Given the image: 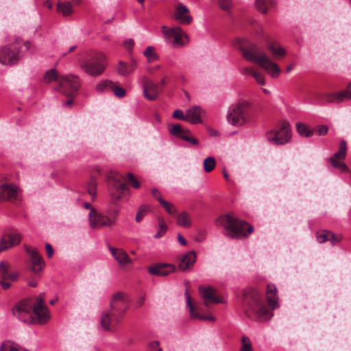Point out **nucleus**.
Instances as JSON below:
<instances>
[{
    "instance_id": "1",
    "label": "nucleus",
    "mask_w": 351,
    "mask_h": 351,
    "mask_svg": "<svg viewBox=\"0 0 351 351\" xmlns=\"http://www.w3.org/2000/svg\"><path fill=\"white\" fill-rule=\"evenodd\" d=\"M277 288L274 284H269L266 289V297L271 310L265 304L259 291L256 289L246 290L243 295V304L248 311L255 314L260 321H265L273 316L272 310L278 308Z\"/></svg>"
},
{
    "instance_id": "2",
    "label": "nucleus",
    "mask_w": 351,
    "mask_h": 351,
    "mask_svg": "<svg viewBox=\"0 0 351 351\" xmlns=\"http://www.w3.org/2000/svg\"><path fill=\"white\" fill-rule=\"evenodd\" d=\"M215 223L217 226L223 228V235L232 239L247 238L254 231V227L251 224L239 219L232 213L218 217L215 220Z\"/></svg>"
},
{
    "instance_id": "3",
    "label": "nucleus",
    "mask_w": 351,
    "mask_h": 351,
    "mask_svg": "<svg viewBox=\"0 0 351 351\" xmlns=\"http://www.w3.org/2000/svg\"><path fill=\"white\" fill-rule=\"evenodd\" d=\"M111 312L105 311L101 313L100 324L104 329L116 327L121 322V315L123 314L129 307V300L122 292L114 293L110 303Z\"/></svg>"
},
{
    "instance_id": "4",
    "label": "nucleus",
    "mask_w": 351,
    "mask_h": 351,
    "mask_svg": "<svg viewBox=\"0 0 351 351\" xmlns=\"http://www.w3.org/2000/svg\"><path fill=\"white\" fill-rule=\"evenodd\" d=\"M108 185L110 196V207L108 210V217L110 219H114L115 224L120 210L118 201L123 197L127 186L122 182V177L117 173H112L108 176Z\"/></svg>"
},
{
    "instance_id": "5",
    "label": "nucleus",
    "mask_w": 351,
    "mask_h": 351,
    "mask_svg": "<svg viewBox=\"0 0 351 351\" xmlns=\"http://www.w3.org/2000/svg\"><path fill=\"white\" fill-rule=\"evenodd\" d=\"M43 81L47 84L57 82L56 90L68 97L73 95L80 86L77 77L73 75H60L55 69H49L45 73Z\"/></svg>"
},
{
    "instance_id": "6",
    "label": "nucleus",
    "mask_w": 351,
    "mask_h": 351,
    "mask_svg": "<svg viewBox=\"0 0 351 351\" xmlns=\"http://www.w3.org/2000/svg\"><path fill=\"white\" fill-rule=\"evenodd\" d=\"M243 56L247 60L258 64L274 78L278 77L281 72L278 65L254 44L250 45L247 49L243 50Z\"/></svg>"
},
{
    "instance_id": "7",
    "label": "nucleus",
    "mask_w": 351,
    "mask_h": 351,
    "mask_svg": "<svg viewBox=\"0 0 351 351\" xmlns=\"http://www.w3.org/2000/svg\"><path fill=\"white\" fill-rule=\"evenodd\" d=\"M45 294L41 293L36 298L32 311L19 313L15 316L21 322L29 324H44L50 319V315L47 306L45 304Z\"/></svg>"
},
{
    "instance_id": "8",
    "label": "nucleus",
    "mask_w": 351,
    "mask_h": 351,
    "mask_svg": "<svg viewBox=\"0 0 351 351\" xmlns=\"http://www.w3.org/2000/svg\"><path fill=\"white\" fill-rule=\"evenodd\" d=\"M253 116L251 104L247 101H241L232 104L227 113L228 123L236 127H241L249 123Z\"/></svg>"
},
{
    "instance_id": "9",
    "label": "nucleus",
    "mask_w": 351,
    "mask_h": 351,
    "mask_svg": "<svg viewBox=\"0 0 351 351\" xmlns=\"http://www.w3.org/2000/svg\"><path fill=\"white\" fill-rule=\"evenodd\" d=\"M21 45V40L16 39L13 43L0 47V63L7 66L17 64L23 56Z\"/></svg>"
},
{
    "instance_id": "10",
    "label": "nucleus",
    "mask_w": 351,
    "mask_h": 351,
    "mask_svg": "<svg viewBox=\"0 0 351 351\" xmlns=\"http://www.w3.org/2000/svg\"><path fill=\"white\" fill-rule=\"evenodd\" d=\"M266 137L270 143L276 145H284L289 142L291 138L289 123L283 121L277 129L268 132Z\"/></svg>"
},
{
    "instance_id": "11",
    "label": "nucleus",
    "mask_w": 351,
    "mask_h": 351,
    "mask_svg": "<svg viewBox=\"0 0 351 351\" xmlns=\"http://www.w3.org/2000/svg\"><path fill=\"white\" fill-rule=\"evenodd\" d=\"M89 56V75L97 77L102 75L108 66L106 56L99 52L91 53Z\"/></svg>"
},
{
    "instance_id": "12",
    "label": "nucleus",
    "mask_w": 351,
    "mask_h": 351,
    "mask_svg": "<svg viewBox=\"0 0 351 351\" xmlns=\"http://www.w3.org/2000/svg\"><path fill=\"white\" fill-rule=\"evenodd\" d=\"M114 226V220L110 219L107 215L99 213L89 204V226L97 229L103 227Z\"/></svg>"
},
{
    "instance_id": "13",
    "label": "nucleus",
    "mask_w": 351,
    "mask_h": 351,
    "mask_svg": "<svg viewBox=\"0 0 351 351\" xmlns=\"http://www.w3.org/2000/svg\"><path fill=\"white\" fill-rule=\"evenodd\" d=\"M169 133L180 139H182L192 145H197L198 140L191 135L190 130L184 129L180 124H171L168 126Z\"/></svg>"
},
{
    "instance_id": "14",
    "label": "nucleus",
    "mask_w": 351,
    "mask_h": 351,
    "mask_svg": "<svg viewBox=\"0 0 351 351\" xmlns=\"http://www.w3.org/2000/svg\"><path fill=\"white\" fill-rule=\"evenodd\" d=\"M19 274L16 272H11L10 265L6 262L0 263V284L3 289L10 287V282L16 281Z\"/></svg>"
},
{
    "instance_id": "15",
    "label": "nucleus",
    "mask_w": 351,
    "mask_h": 351,
    "mask_svg": "<svg viewBox=\"0 0 351 351\" xmlns=\"http://www.w3.org/2000/svg\"><path fill=\"white\" fill-rule=\"evenodd\" d=\"M25 249L30 256L31 270L34 273H38L43 270L45 266V263L42 256L38 253L36 247L25 245Z\"/></svg>"
},
{
    "instance_id": "16",
    "label": "nucleus",
    "mask_w": 351,
    "mask_h": 351,
    "mask_svg": "<svg viewBox=\"0 0 351 351\" xmlns=\"http://www.w3.org/2000/svg\"><path fill=\"white\" fill-rule=\"evenodd\" d=\"M198 291L201 298L204 300V304L206 306L211 304L223 302L221 298L217 294V290L213 287L199 286Z\"/></svg>"
},
{
    "instance_id": "17",
    "label": "nucleus",
    "mask_w": 351,
    "mask_h": 351,
    "mask_svg": "<svg viewBox=\"0 0 351 351\" xmlns=\"http://www.w3.org/2000/svg\"><path fill=\"white\" fill-rule=\"evenodd\" d=\"M19 188L12 184L0 185V200L14 202L19 199Z\"/></svg>"
},
{
    "instance_id": "18",
    "label": "nucleus",
    "mask_w": 351,
    "mask_h": 351,
    "mask_svg": "<svg viewBox=\"0 0 351 351\" xmlns=\"http://www.w3.org/2000/svg\"><path fill=\"white\" fill-rule=\"evenodd\" d=\"M162 32L166 40H169L173 38L172 43L173 45H182V38L183 36H186L185 33L180 27H174L167 28V26L162 27Z\"/></svg>"
},
{
    "instance_id": "19",
    "label": "nucleus",
    "mask_w": 351,
    "mask_h": 351,
    "mask_svg": "<svg viewBox=\"0 0 351 351\" xmlns=\"http://www.w3.org/2000/svg\"><path fill=\"white\" fill-rule=\"evenodd\" d=\"M142 82L143 86L144 97L150 101L156 100L161 90L160 88V85L154 83L152 80L146 77L143 78Z\"/></svg>"
},
{
    "instance_id": "20",
    "label": "nucleus",
    "mask_w": 351,
    "mask_h": 351,
    "mask_svg": "<svg viewBox=\"0 0 351 351\" xmlns=\"http://www.w3.org/2000/svg\"><path fill=\"white\" fill-rule=\"evenodd\" d=\"M21 236L16 232H11L5 234L0 244V252L8 250L20 243Z\"/></svg>"
},
{
    "instance_id": "21",
    "label": "nucleus",
    "mask_w": 351,
    "mask_h": 351,
    "mask_svg": "<svg viewBox=\"0 0 351 351\" xmlns=\"http://www.w3.org/2000/svg\"><path fill=\"white\" fill-rule=\"evenodd\" d=\"M175 269V266L171 264H154L148 267L149 273L157 276H166Z\"/></svg>"
},
{
    "instance_id": "22",
    "label": "nucleus",
    "mask_w": 351,
    "mask_h": 351,
    "mask_svg": "<svg viewBox=\"0 0 351 351\" xmlns=\"http://www.w3.org/2000/svg\"><path fill=\"white\" fill-rule=\"evenodd\" d=\"M186 297V305L189 308L190 315L192 319L199 320H214L213 317L201 315L199 312V308L195 307L192 302V298L188 290L184 293Z\"/></svg>"
},
{
    "instance_id": "23",
    "label": "nucleus",
    "mask_w": 351,
    "mask_h": 351,
    "mask_svg": "<svg viewBox=\"0 0 351 351\" xmlns=\"http://www.w3.org/2000/svg\"><path fill=\"white\" fill-rule=\"evenodd\" d=\"M197 259L196 253L190 251L182 256L179 262V268L182 271H187L191 269Z\"/></svg>"
},
{
    "instance_id": "24",
    "label": "nucleus",
    "mask_w": 351,
    "mask_h": 351,
    "mask_svg": "<svg viewBox=\"0 0 351 351\" xmlns=\"http://www.w3.org/2000/svg\"><path fill=\"white\" fill-rule=\"evenodd\" d=\"M175 19L180 23L184 25H189L193 21L192 16L189 15V9L186 8V6L181 3L179 4L176 8Z\"/></svg>"
},
{
    "instance_id": "25",
    "label": "nucleus",
    "mask_w": 351,
    "mask_h": 351,
    "mask_svg": "<svg viewBox=\"0 0 351 351\" xmlns=\"http://www.w3.org/2000/svg\"><path fill=\"white\" fill-rule=\"evenodd\" d=\"M137 62L131 59L130 63L120 60L117 68V73L121 76H128L132 74L137 68Z\"/></svg>"
},
{
    "instance_id": "26",
    "label": "nucleus",
    "mask_w": 351,
    "mask_h": 351,
    "mask_svg": "<svg viewBox=\"0 0 351 351\" xmlns=\"http://www.w3.org/2000/svg\"><path fill=\"white\" fill-rule=\"evenodd\" d=\"M109 250L121 266L124 267L132 262L128 254L122 249L109 246Z\"/></svg>"
},
{
    "instance_id": "27",
    "label": "nucleus",
    "mask_w": 351,
    "mask_h": 351,
    "mask_svg": "<svg viewBox=\"0 0 351 351\" xmlns=\"http://www.w3.org/2000/svg\"><path fill=\"white\" fill-rule=\"evenodd\" d=\"M202 110L199 106H193L186 110V121L192 124L202 123L201 114Z\"/></svg>"
},
{
    "instance_id": "28",
    "label": "nucleus",
    "mask_w": 351,
    "mask_h": 351,
    "mask_svg": "<svg viewBox=\"0 0 351 351\" xmlns=\"http://www.w3.org/2000/svg\"><path fill=\"white\" fill-rule=\"evenodd\" d=\"M91 171L93 176L89 179V195L92 196V199L94 201L97 196V183L95 180L100 176V169L97 167H95L92 168Z\"/></svg>"
},
{
    "instance_id": "29",
    "label": "nucleus",
    "mask_w": 351,
    "mask_h": 351,
    "mask_svg": "<svg viewBox=\"0 0 351 351\" xmlns=\"http://www.w3.org/2000/svg\"><path fill=\"white\" fill-rule=\"evenodd\" d=\"M34 305L32 304L30 299H25L19 302L12 310L14 315H18L19 313L27 312L28 311H32Z\"/></svg>"
},
{
    "instance_id": "30",
    "label": "nucleus",
    "mask_w": 351,
    "mask_h": 351,
    "mask_svg": "<svg viewBox=\"0 0 351 351\" xmlns=\"http://www.w3.org/2000/svg\"><path fill=\"white\" fill-rule=\"evenodd\" d=\"M346 93L343 90L337 93H328L324 95V99L326 102L339 103L346 99Z\"/></svg>"
},
{
    "instance_id": "31",
    "label": "nucleus",
    "mask_w": 351,
    "mask_h": 351,
    "mask_svg": "<svg viewBox=\"0 0 351 351\" xmlns=\"http://www.w3.org/2000/svg\"><path fill=\"white\" fill-rule=\"evenodd\" d=\"M268 50L271 53L274 58L282 57L286 54V50L278 45L277 43H271L268 45Z\"/></svg>"
},
{
    "instance_id": "32",
    "label": "nucleus",
    "mask_w": 351,
    "mask_h": 351,
    "mask_svg": "<svg viewBox=\"0 0 351 351\" xmlns=\"http://www.w3.org/2000/svg\"><path fill=\"white\" fill-rule=\"evenodd\" d=\"M56 10L63 16H68L73 12L71 3L69 1L60 2L57 4Z\"/></svg>"
},
{
    "instance_id": "33",
    "label": "nucleus",
    "mask_w": 351,
    "mask_h": 351,
    "mask_svg": "<svg viewBox=\"0 0 351 351\" xmlns=\"http://www.w3.org/2000/svg\"><path fill=\"white\" fill-rule=\"evenodd\" d=\"M114 83L113 81L110 80H101L96 84L95 90L99 93L112 90Z\"/></svg>"
},
{
    "instance_id": "34",
    "label": "nucleus",
    "mask_w": 351,
    "mask_h": 351,
    "mask_svg": "<svg viewBox=\"0 0 351 351\" xmlns=\"http://www.w3.org/2000/svg\"><path fill=\"white\" fill-rule=\"evenodd\" d=\"M177 223L180 226L189 228L191 226L190 215L186 212H182L177 217Z\"/></svg>"
},
{
    "instance_id": "35",
    "label": "nucleus",
    "mask_w": 351,
    "mask_h": 351,
    "mask_svg": "<svg viewBox=\"0 0 351 351\" xmlns=\"http://www.w3.org/2000/svg\"><path fill=\"white\" fill-rule=\"evenodd\" d=\"M346 141L345 140H341L340 142L339 151L335 153L330 158H335V160L338 161L343 160L346 158Z\"/></svg>"
},
{
    "instance_id": "36",
    "label": "nucleus",
    "mask_w": 351,
    "mask_h": 351,
    "mask_svg": "<svg viewBox=\"0 0 351 351\" xmlns=\"http://www.w3.org/2000/svg\"><path fill=\"white\" fill-rule=\"evenodd\" d=\"M239 351H254L252 342L248 337L245 335L241 337Z\"/></svg>"
},
{
    "instance_id": "37",
    "label": "nucleus",
    "mask_w": 351,
    "mask_h": 351,
    "mask_svg": "<svg viewBox=\"0 0 351 351\" xmlns=\"http://www.w3.org/2000/svg\"><path fill=\"white\" fill-rule=\"evenodd\" d=\"M272 0H256L255 5L258 10L265 14L269 8L272 5Z\"/></svg>"
},
{
    "instance_id": "38",
    "label": "nucleus",
    "mask_w": 351,
    "mask_h": 351,
    "mask_svg": "<svg viewBox=\"0 0 351 351\" xmlns=\"http://www.w3.org/2000/svg\"><path fill=\"white\" fill-rule=\"evenodd\" d=\"M296 128L300 135L305 137H311L313 134V130H311L309 127L302 123H298Z\"/></svg>"
},
{
    "instance_id": "39",
    "label": "nucleus",
    "mask_w": 351,
    "mask_h": 351,
    "mask_svg": "<svg viewBox=\"0 0 351 351\" xmlns=\"http://www.w3.org/2000/svg\"><path fill=\"white\" fill-rule=\"evenodd\" d=\"M216 165L215 158L212 156L207 157L204 161V170L206 173L212 171Z\"/></svg>"
},
{
    "instance_id": "40",
    "label": "nucleus",
    "mask_w": 351,
    "mask_h": 351,
    "mask_svg": "<svg viewBox=\"0 0 351 351\" xmlns=\"http://www.w3.org/2000/svg\"><path fill=\"white\" fill-rule=\"evenodd\" d=\"M330 231L326 230H320L316 232L317 241L319 243H323L328 241L330 238Z\"/></svg>"
},
{
    "instance_id": "41",
    "label": "nucleus",
    "mask_w": 351,
    "mask_h": 351,
    "mask_svg": "<svg viewBox=\"0 0 351 351\" xmlns=\"http://www.w3.org/2000/svg\"><path fill=\"white\" fill-rule=\"evenodd\" d=\"M331 165L337 169H339L341 173L348 172L349 171V169L348 166L341 161H338L335 160V158H330L329 159Z\"/></svg>"
},
{
    "instance_id": "42",
    "label": "nucleus",
    "mask_w": 351,
    "mask_h": 351,
    "mask_svg": "<svg viewBox=\"0 0 351 351\" xmlns=\"http://www.w3.org/2000/svg\"><path fill=\"white\" fill-rule=\"evenodd\" d=\"M144 56L147 58L148 61H154L158 59V56L155 53V49L154 47L149 46L146 48L143 52Z\"/></svg>"
},
{
    "instance_id": "43",
    "label": "nucleus",
    "mask_w": 351,
    "mask_h": 351,
    "mask_svg": "<svg viewBox=\"0 0 351 351\" xmlns=\"http://www.w3.org/2000/svg\"><path fill=\"white\" fill-rule=\"evenodd\" d=\"M162 202L160 203L161 206L166 210V211L170 215H175L177 213V210L175 206L168 202L165 199H160Z\"/></svg>"
},
{
    "instance_id": "44",
    "label": "nucleus",
    "mask_w": 351,
    "mask_h": 351,
    "mask_svg": "<svg viewBox=\"0 0 351 351\" xmlns=\"http://www.w3.org/2000/svg\"><path fill=\"white\" fill-rule=\"evenodd\" d=\"M158 222H159V228H158V230L157 233L155 235L156 238H160L166 233V232L167 230V226L166 225L165 221L162 219L159 218Z\"/></svg>"
},
{
    "instance_id": "45",
    "label": "nucleus",
    "mask_w": 351,
    "mask_h": 351,
    "mask_svg": "<svg viewBox=\"0 0 351 351\" xmlns=\"http://www.w3.org/2000/svg\"><path fill=\"white\" fill-rule=\"evenodd\" d=\"M112 91L114 93V95L119 98H123L125 96V90L119 86L118 82L114 83Z\"/></svg>"
},
{
    "instance_id": "46",
    "label": "nucleus",
    "mask_w": 351,
    "mask_h": 351,
    "mask_svg": "<svg viewBox=\"0 0 351 351\" xmlns=\"http://www.w3.org/2000/svg\"><path fill=\"white\" fill-rule=\"evenodd\" d=\"M149 210V206L143 205L140 206L138 208V210L137 212L136 216V221L137 222H140L143 217L147 214V211Z\"/></svg>"
},
{
    "instance_id": "47",
    "label": "nucleus",
    "mask_w": 351,
    "mask_h": 351,
    "mask_svg": "<svg viewBox=\"0 0 351 351\" xmlns=\"http://www.w3.org/2000/svg\"><path fill=\"white\" fill-rule=\"evenodd\" d=\"M127 178L128 182L135 189H138L140 187L139 182L136 179L132 173H128L127 174Z\"/></svg>"
},
{
    "instance_id": "48",
    "label": "nucleus",
    "mask_w": 351,
    "mask_h": 351,
    "mask_svg": "<svg viewBox=\"0 0 351 351\" xmlns=\"http://www.w3.org/2000/svg\"><path fill=\"white\" fill-rule=\"evenodd\" d=\"M146 351H162V350L160 347L159 341H154L149 343Z\"/></svg>"
},
{
    "instance_id": "49",
    "label": "nucleus",
    "mask_w": 351,
    "mask_h": 351,
    "mask_svg": "<svg viewBox=\"0 0 351 351\" xmlns=\"http://www.w3.org/2000/svg\"><path fill=\"white\" fill-rule=\"evenodd\" d=\"M219 7L225 10L228 11L232 7V0H217Z\"/></svg>"
},
{
    "instance_id": "50",
    "label": "nucleus",
    "mask_w": 351,
    "mask_h": 351,
    "mask_svg": "<svg viewBox=\"0 0 351 351\" xmlns=\"http://www.w3.org/2000/svg\"><path fill=\"white\" fill-rule=\"evenodd\" d=\"M172 117L174 118V119H179V120H183V121H186V114L184 115L182 110H180V109H177L176 110L173 114H172Z\"/></svg>"
},
{
    "instance_id": "51",
    "label": "nucleus",
    "mask_w": 351,
    "mask_h": 351,
    "mask_svg": "<svg viewBox=\"0 0 351 351\" xmlns=\"http://www.w3.org/2000/svg\"><path fill=\"white\" fill-rule=\"evenodd\" d=\"M342 239V237L341 235H335L333 232H330V238L328 241H330L332 245H335L336 243H339Z\"/></svg>"
},
{
    "instance_id": "52",
    "label": "nucleus",
    "mask_w": 351,
    "mask_h": 351,
    "mask_svg": "<svg viewBox=\"0 0 351 351\" xmlns=\"http://www.w3.org/2000/svg\"><path fill=\"white\" fill-rule=\"evenodd\" d=\"M315 131L319 136H324L328 133V128L325 125H318Z\"/></svg>"
},
{
    "instance_id": "53",
    "label": "nucleus",
    "mask_w": 351,
    "mask_h": 351,
    "mask_svg": "<svg viewBox=\"0 0 351 351\" xmlns=\"http://www.w3.org/2000/svg\"><path fill=\"white\" fill-rule=\"evenodd\" d=\"M253 77L255 78L256 82L261 85L265 84V77L260 73L256 71Z\"/></svg>"
},
{
    "instance_id": "54",
    "label": "nucleus",
    "mask_w": 351,
    "mask_h": 351,
    "mask_svg": "<svg viewBox=\"0 0 351 351\" xmlns=\"http://www.w3.org/2000/svg\"><path fill=\"white\" fill-rule=\"evenodd\" d=\"M152 194L153 197L160 202V204L162 202L160 199H164L160 194V192L157 189H152Z\"/></svg>"
},
{
    "instance_id": "55",
    "label": "nucleus",
    "mask_w": 351,
    "mask_h": 351,
    "mask_svg": "<svg viewBox=\"0 0 351 351\" xmlns=\"http://www.w3.org/2000/svg\"><path fill=\"white\" fill-rule=\"evenodd\" d=\"M256 71L253 67H245L241 70V73L243 75H250L253 76Z\"/></svg>"
},
{
    "instance_id": "56",
    "label": "nucleus",
    "mask_w": 351,
    "mask_h": 351,
    "mask_svg": "<svg viewBox=\"0 0 351 351\" xmlns=\"http://www.w3.org/2000/svg\"><path fill=\"white\" fill-rule=\"evenodd\" d=\"M123 45L126 49L131 51L134 45V40L132 39H128L124 42Z\"/></svg>"
},
{
    "instance_id": "57",
    "label": "nucleus",
    "mask_w": 351,
    "mask_h": 351,
    "mask_svg": "<svg viewBox=\"0 0 351 351\" xmlns=\"http://www.w3.org/2000/svg\"><path fill=\"white\" fill-rule=\"evenodd\" d=\"M47 254L49 258L52 257L53 254V250L52 246L49 243H47L45 245Z\"/></svg>"
},
{
    "instance_id": "58",
    "label": "nucleus",
    "mask_w": 351,
    "mask_h": 351,
    "mask_svg": "<svg viewBox=\"0 0 351 351\" xmlns=\"http://www.w3.org/2000/svg\"><path fill=\"white\" fill-rule=\"evenodd\" d=\"M343 92L346 93V99H351V82L349 83V84L347 86V88L344 90Z\"/></svg>"
},
{
    "instance_id": "59",
    "label": "nucleus",
    "mask_w": 351,
    "mask_h": 351,
    "mask_svg": "<svg viewBox=\"0 0 351 351\" xmlns=\"http://www.w3.org/2000/svg\"><path fill=\"white\" fill-rule=\"evenodd\" d=\"M178 241L182 245H186L187 243L186 240L180 234L178 235Z\"/></svg>"
},
{
    "instance_id": "60",
    "label": "nucleus",
    "mask_w": 351,
    "mask_h": 351,
    "mask_svg": "<svg viewBox=\"0 0 351 351\" xmlns=\"http://www.w3.org/2000/svg\"><path fill=\"white\" fill-rule=\"evenodd\" d=\"M76 48H77V46H76V45H73V46H71V47L69 48V49L68 52H67V53H62V56H63V57H64V56H65L67 53H71V52L74 51H75V49Z\"/></svg>"
},
{
    "instance_id": "61",
    "label": "nucleus",
    "mask_w": 351,
    "mask_h": 351,
    "mask_svg": "<svg viewBox=\"0 0 351 351\" xmlns=\"http://www.w3.org/2000/svg\"><path fill=\"white\" fill-rule=\"evenodd\" d=\"M167 82H168V77H167V76H165V77H164L161 80L160 84L161 86H165V85H166V84H167Z\"/></svg>"
},
{
    "instance_id": "62",
    "label": "nucleus",
    "mask_w": 351,
    "mask_h": 351,
    "mask_svg": "<svg viewBox=\"0 0 351 351\" xmlns=\"http://www.w3.org/2000/svg\"><path fill=\"white\" fill-rule=\"evenodd\" d=\"M44 5L45 6H46L47 8H48L49 9H51L52 8V3L49 1V0H47L46 1L45 3H44Z\"/></svg>"
},
{
    "instance_id": "63",
    "label": "nucleus",
    "mask_w": 351,
    "mask_h": 351,
    "mask_svg": "<svg viewBox=\"0 0 351 351\" xmlns=\"http://www.w3.org/2000/svg\"><path fill=\"white\" fill-rule=\"evenodd\" d=\"M71 3L72 6L73 5H78L81 3V0H72V1Z\"/></svg>"
},
{
    "instance_id": "64",
    "label": "nucleus",
    "mask_w": 351,
    "mask_h": 351,
    "mask_svg": "<svg viewBox=\"0 0 351 351\" xmlns=\"http://www.w3.org/2000/svg\"><path fill=\"white\" fill-rule=\"evenodd\" d=\"M293 64L288 65L287 66L286 71L287 73H289L293 69Z\"/></svg>"
}]
</instances>
